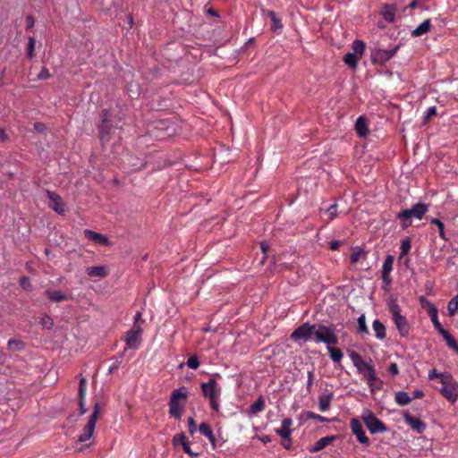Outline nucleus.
Returning a JSON list of instances; mask_svg holds the SVG:
<instances>
[{
	"instance_id": "f257e3e1",
	"label": "nucleus",
	"mask_w": 458,
	"mask_h": 458,
	"mask_svg": "<svg viewBox=\"0 0 458 458\" xmlns=\"http://www.w3.org/2000/svg\"><path fill=\"white\" fill-rule=\"evenodd\" d=\"M428 205L424 203H416L411 208L403 209L397 213L396 218L400 220L403 229H406L411 225V219H421L428 212Z\"/></svg>"
},
{
	"instance_id": "f03ea898",
	"label": "nucleus",
	"mask_w": 458,
	"mask_h": 458,
	"mask_svg": "<svg viewBox=\"0 0 458 458\" xmlns=\"http://www.w3.org/2000/svg\"><path fill=\"white\" fill-rule=\"evenodd\" d=\"M349 357L358 371L363 375L369 384L377 379V375L372 365L366 362L361 356L354 351H349Z\"/></svg>"
},
{
	"instance_id": "7ed1b4c3",
	"label": "nucleus",
	"mask_w": 458,
	"mask_h": 458,
	"mask_svg": "<svg viewBox=\"0 0 458 458\" xmlns=\"http://www.w3.org/2000/svg\"><path fill=\"white\" fill-rule=\"evenodd\" d=\"M186 400L187 393L183 392L182 388L174 390L169 402V414L172 417L180 419L182 417Z\"/></svg>"
},
{
	"instance_id": "20e7f679",
	"label": "nucleus",
	"mask_w": 458,
	"mask_h": 458,
	"mask_svg": "<svg viewBox=\"0 0 458 458\" xmlns=\"http://www.w3.org/2000/svg\"><path fill=\"white\" fill-rule=\"evenodd\" d=\"M388 308L397 330L402 336H407L410 332V326L404 316L401 314V308L394 300H390Z\"/></svg>"
},
{
	"instance_id": "39448f33",
	"label": "nucleus",
	"mask_w": 458,
	"mask_h": 458,
	"mask_svg": "<svg viewBox=\"0 0 458 458\" xmlns=\"http://www.w3.org/2000/svg\"><path fill=\"white\" fill-rule=\"evenodd\" d=\"M314 335L317 343H324L327 346L338 344V337L335 335L333 327L322 324L315 325Z\"/></svg>"
},
{
	"instance_id": "423d86ee",
	"label": "nucleus",
	"mask_w": 458,
	"mask_h": 458,
	"mask_svg": "<svg viewBox=\"0 0 458 458\" xmlns=\"http://www.w3.org/2000/svg\"><path fill=\"white\" fill-rule=\"evenodd\" d=\"M100 413V405L98 403H96L93 407L92 413L89 419V421L87 422L83 432L79 436L78 441L81 443H84L90 439V437L93 436L96 422L98 419Z\"/></svg>"
},
{
	"instance_id": "0eeeda50",
	"label": "nucleus",
	"mask_w": 458,
	"mask_h": 458,
	"mask_svg": "<svg viewBox=\"0 0 458 458\" xmlns=\"http://www.w3.org/2000/svg\"><path fill=\"white\" fill-rule=\"evenodd\" d=\"M439 392L451 403L458 399V385L451 376H442V387Z\"/></svg>"
},
{
	"instance_id": "6e6552de",
	"label": "nucleus",
	"mask_w": 458,
	"mask_h": 458,
	"mask_svg": "<svg viewBox=\"0 0 458 458\" xmlns=\"http://www.w3.org/2000/svg\"><path fill=\"white\" fill-rule=\"evenodd\" d=\"M361 419L371 434L384 433L387 430L386 425L369 410L362 413Z\"/></svg>"
},
{
	"instance_id": "1a4fd4ad",
	"label": "nucleus",
	"mask_w": 458,
	"mask_h": 458,
	"mask_svg": "<svg viewBox=\"0 0 458 458\" xmlns=\"http://www.w3.org/2000/svg\"><path fill=\"white\" fill-rule=\"evenodd\" d=\"M314 331L315 324L303 323L291 334L290 337L295 342L299 340L308 342L311 339V335H314Z\"/></svg>"
},
{
	"instance_id": "9d476101",
	"label": "nucleus",
	"mask_w": 458,
	"mask_h": 458,
	"mask_svg": "<svg viewBox=\"0 0 458 458\" xmlns=\"http://www.w3.org/2000/svg\"><path fill=\"white\" fill-rule=\"evenodd\" d=\"M142 329L139 325H133L126 333L125 343L129 349H138L141 343Z\"/></svg>"
},
{
	"instance_id": "9b49d317",
	"label": "nucleus",
	"mask_w": 458,
	"mask_h": 458,
	"mask_svg": "<svg viewBox=\"0 0 458 458\" xmlns=\"http://www.w3.org/2000/svg\"><path fill=\"white\" fill-rule=\"evenodd\" d=\"M108 110L104 109L101 112V123L99 124V138L102 142H107L110 140V133L113 126L108 119Z\"/></svg>"
},
{
	"instance_id": "f8f14e48",
	"label": "nucleus",
	"mask_w": 458,
	"mask_h": 458,
	"mask_svg": "<svg viewBox=\"0 0 458 458\" xmlns=\"http://www.w3.org/2000/svg\"><path fill=\"white\" fill-rule=\"evenodd\" d=\"M397 48L396 47L387 50L375 49L371 53V60L374 64H384L396 54Z\"/></svg>"
},
{
	"instance_id": "ddd939ff",
	"label": "nucleus",
	"mask_w": 458,
	"mask_h": 458,
	"mask_svg": "<svg viewBox=\"0 0 458 458\" xmlns=\"http://www.w3.org/2000/svg\"><path fill=\"white\" fill-rule=\"evenodd\" d=\"M352 432L356 436L358 441L363 445H369V439L363 430L362 425L358 419H352L351 420Z\"/></svg>"
},
{
	"instance_id": "4468645a",
	"label": "nucleus",
	"mask_w": 458,
	"mask_h": 458,
	"mask_svg": "<svg viewBox=\"0 0 458 458\" xmlns=\"http://www.w3.org/2000/svg\"><path fill=\"white\" fill-rule=\"evenodd\" d=\"M201 390L204 396L212 398L220 394V389L217 387V382L214 378H210L208 382L201 384Z\"/></svg>"
},
{
	"instance_id": "2eb2a0df",
	"label": "nucleus",
	"mask_w": 458,
	"mask_h": 458,
	"mask_svg": "<svg viewBox=\"0 0 458 458\" xmlns=\"http://www.w3.org/2000/svg\"><path fill=\"white\" fill-rule=\"evenodd\" d=\"M403 420L413 430L422 433L426 429V424L419 418H415L409 412L403 413Z\"/></svg>"
},
{
	"instance_id": "dca6fc26",
	"label": "nucleus",
	"mask_w": 458,
	"mask_h": 458,
	"mask_svg": "<svg viewBox=\"0 0 458 458\" xmlns=\"http://www.w3.org/2000/svg\"><path fill=\"white\" fill-rule=\"evenodd\" d=\"M47 195L51 200L49 207L58 214H63L64 212V205L62 202L61 197L50 191H47Z\"/></svg>"
},
{
	"instance_id": "f3484780",
	"label": "nucleus",
	"mask_w": 458,
	"mask_h": 458,
	"mask_svg": "<svg viewBox=\"0 0 458 458\" xmlns=\"http://www.w3.org/2000/svg\"><path fill=\"white\" fill-rule=\"evenodd\" d=\"M84 235L88 240L93 241L101 245H110V242L107 237L95 231L86 229L84 231Z\"/></svg>"
},
{
	"instance_id": "a211bd4d",
	"label": "nucleus",
	"mask_w": 458,
	"mask_h": 458,
	"mask_svg": "<svg viewBox=\"0 0 458 458\" xmlns=\"http://www.w3.org/2000/svg\"><path fill=\"white\" fill-rule=\"evenodd\" d=\"M174 443L177 445L180 443L182 446L183 451L188 454L191 458H196L199 456V453L193 452L190 447V443L187 440V437L183 435H177L174 437Z\"/></svg>"
},
{
	"instance_id": "6ab92c4d",
	"label": "nucleus",
	"mask_w": 458,
	"mask_h": 458,
	"mask_svg": "<svg viewBox=\"0 0 458 458\" xmlns=\"http://www.w3.org/2000/svg\"><path fill=\"white\" fill-rule=\"evenodd\" d=\"M87 390V380L85 377H81L79 383V404L80 411L81 414L86 413L87 409L85 408V397Z\"/></svg>"
},
{
	"instance_id": "aec40b11",
	"label": "nucleus",
	"mask_w": 458,
	"mask_h": 458,
	"mask_svg": "<svg viewBox=\"0 0 458 458\" xmlns=\"http://www.w3.org/2000/svg\"><path fill=\"white\" fill-rule=\"evenodd\" d=\"M394 257L392 255L386 256L383 267H382V279L386 284H389L391 282L389 275L393 269V264H394Z\"/></svg>"
},
{
	"instance_id": "412c9836",
	"label": "nucleus",
	"mask_w": 458,
	"mask_h": 458,
	"mask_svg": "<svg viewBox=\"0 0 458 458\" xmlns=\"http://www.w3.org/2000/svg\"><path fill=\"white\" fill-rule=\"evenodd\" d=\"M293 424V420L289 418H285L282 421V425L279 428L276 429V432L283 438L288 439L290 438L292 430L291 426Z\"/></svg>"
},
{
	"instance_id": "4be33fe9",
	"label": "nucleus",
	"mask_w": 458,
	"mask_h": 458,
	"mask_svg": "<svg viewBox=\"0 0 458 458\" xmlns=\"http://www.w3.org/2000/svg\"><path fill=\"white\" fill-rule=\"evenodd\" d=\"M397 11V7L394 4H385L383 10L380 14L384 17V19L387 22H394L395 21V13Z\"/></svg>"
},
{
	"instance_id": "5701e85b",
	"label": "nucleus",
	"mask_w": 458,
	"mask_h": 458,
	"mask_svg": "<svg viewBox=\"0 0 458 458\" xmlns=\"http://www.w3.org/2000/svg\"><path fill=\"white\" fill-rule=\"evenodd\" d=\"M87 274L94 277H106L108 274L107 268L105 266L89 267L87 268Z\"/></svg>"
},
{
	"instance_id": "b1692460",
	"label": "nucleus",
	"mask_w": 458,
	"mask_h": 458,
	"mask_svg": "<svg viewBox=\"0 0 458 458\" xmlns=\"http://www.w3.org/2000/svg\"><path fill=\"white\" fill-rule=\"evenodd\" d=\"M431 28V21L430 19L425 20L421 24H420L415 30L411 31L412 37H420L430 30Z\"/></svg>"
},
{
	"instance_id": "393cba45",
	"label": "nucleus",
	"mask_w": 458,
	"mask_h": 458,
	"mask_svg": "<svg viewBox=\"0 0 458 458\" xmlns=\"http://www.w3.org/2000/svg\"><path fill=\"white\" fill-rule=\"evenodd\" d=\"M355 130L359 136L366 137L369 130L367 126V120L363 116H360L355 123Z\"/></svg>"
},
{
	"instance_id": "a878e982",
	"label": "nucleus",
	"mask_w": 458,
	"mask_h": 458,
	"mask_svg": "<svg viewBox=\"0 0 458 458\" xmlns=\"http://www.w3.org/2000/svg\"><path fill=\"white\" fill-rule=\"evenodd\" d=\"M333 397V393L322 394L318 397V407L321 411H327L330 408Z\"/></svg>"
},
{
	"instance_id": "bb28decb",
	"label": "nucleus",
	"mask_w": 458,
	"mask_h": 458,
	"mask_svg": "<svg viewBox=\"0 0 458 458\" xmlns=\"http://www.w3.org/2000/svg\"><path fill=\"white\" fill-rule=\"evenodd\" d=\"M334 439L335 437H322L314 444V445L310 449V451L312 453L318 452L325 448L327 445H328Z\"/></svg>"
},
{
	"instance_id": "cd10ccee",
	"label": "nucleus",
	"mask_w": 458,
	"mask_h": 458,
	"mask_svg": "<svg viewBox=\"0 0 458 458\" xmlns=\"http://www.w3.org/2000/svg\"><path fill=\"white\" fill-rule=\"evenodd\" d=\"M199 430L202 435L208 438L212 445H215L216 438L210 426L208 423L202 422L199 427Z\"/></svg>"
},
{
	"instance_id": "c85d7f7f",
	"label": "nucleus",
	"mask_w": 458,
	"mask_h": 458,
	"mask_svg": "<svg viewBox=\"0 0 458 458\" xmlns=\"http://www.w3.org/2000/svg\"><path fill=\"white\" fill-rule=\"evenodd\" d=\"M372 327L377 338L383 340L386 337V327L379 320H374Z\"/></svg>"
},
{
	"instance_id": "c756f323",
	"label": "nucleus",
	"mask_w": 458,
	"mask_h": 458,
	"mask_svg": "<svg viewBox=\"0 0 458 458\" xmlns=\"http://www.w3.org/2000/svg\"><path fill=\"white\" fill-rule=\"evenodd\" d=\"M46 295L55 302H59L67 300V296L60 291L47 290Z\"/></svg>"
},
{
	"instance_id": "7c9ffc66",
	"label": "nucleus",
	"mask_w": 458,
	"mask_h": 458,
	"mask_svg": "<svg viewBox=\"0 0 458 458\" xmlns=\"http://www.w3.org/2000/svg\"><path fill=\"white\" fill-rule=\"evenodd\" d=\"M9 351L21 352L25 348V344L19 339H10L7 343Z\"/></svg>"
},
{
	"instance_id": "2f4dec72",
	"label": "nucleus",
	"mask_w": 458,
	"mask_h": 458,
	"mask_svg": "<svg viewBox=\"0 0 458 458\" xmlns=\"http://www.w3.org/2000/svg\"><path fill=\"white\" fill-rule=\"evenodd\" d=\"M366 257V252L360 247L352 248V252L351 254L350 259L352 264L357 263L360 259Z\"/></svg>"
},
{
	"instance_id": "473e14b6",
	"label": "nucleus",
	"mask_w": 458,
	"mask_h": 458,
	"mask_svg": "<svg viewBox=\"0 0 458 458\" xmlns=\"http://www.w3.org/2000/svg\"><path fill=\"white\" fill-rule=\"evenodd\" d=\"M360 59L356 55H354L352 52L347 53L344 57V62L346 65L352 69H356L357 67V62Z\"/></svg>"
},
{
	"instance_id": "72a5a7b5",
	"label": "nucleus",
	"mask_w": 458,
	"mask_h": 458,
	"mask_svg": "<svg viewBox=\"0 0 458 458\" xmlns=\"http://www.w3.org/2000/svg\"><path fill=\"white\" fill-rule=\"evenodd\" d=\"M412 400L406 392L399 391L395 394V402L399 405H407Z\"/></svg>"
},
{
	"instance_id": "f704fd0d",
	"label": "nucleus",
	"mask_w": 458,
	"mask_h": 458,
	"mask_svg": "<svg viewBox=\"0 0 458 458\" xmlns=\"http://www.w3.org/2000/svg\"><path fill=\"white\" fill-rule=\"evenodd\" d=\"M327 351L330 353V358L334 362H340L342 360L344 354L340 349L328 345Z\"/></svg>"
},
{
	"instance_id": "c9c22d12",
	"label": "nucleus",
	"mask_w": 458,
	"mask_h": 458,
	"mask_svg": "<svg viewBox=\"0 0 458 458\" xmlns=\"http://www.w3.org/2000/svg\"><path fill=\"white\" fill-rule=\"evenodd\" d=\"M446 342V344L458 353V344L455 339L449 334L448 331L442 332L441 335Z\"/></svg>"
},
{
	"instance_id": "e433bc0d",
	"label": "nucleus",
	"mask_w": 458,
	"mask_h": 458,
	"mask_svg": "<svg viewBox=\"0 0 458 458\" xmlns=\"http://www.w3.org/2000/svg\"><path fill=\"white\" fill-rule=\"evenodd\" d=\"M365 49V43L362 40H355L352 43V53L361 57Z\"/></svg>"
},
{
	"instance_id": "4c0bfd02",
	"label": "nucleus",
	"mask_w": 458,
	"mask_h": 458,
	"mask_svg": "<svg viewBox=\"0 0 458 458\" xmlns=\"http://www.w3.org/2000/svg\"><path fill=\"white\" fill-rule=\"evenodd\" d=\"M424 302L428 303V313L430 316L431 319L437 318V309L435 307L434 304H432L429 301H428L425 297L420 298V303L422 306H424Z\"/></svg>"
},
{
	"instance_id": "58836bf2",
	"label": "nucleus",
	"mask_w": 458,
	"mask_h": 458,
	"mask_svg": "<svg viewBox=\"0 0 458 458\" xmlns=\"http://www.w3.org/2000/svg\"><path fill=\"white\" fill-rule=\"evenodd\" d=\"M265 407V401L262 396H259L258 400L250 405V411L253 414H256L259 411H261Z\"/></svg>"
},
{
	"instance_id": "ea45409f",
	"label": "nucleus",
	"mask_w": 458,
	"mask_h": 458,
	"mask_svg": "<svg viewBox=\"0 0 458 458\" xmlns=\"http://www.w3.org/2000/svg\"><path fill=\"white\" fill-rule=\"evenodd\" d=\"M411 250V241L409 238H406L402 241L401 243V254L399 259H401L403 256H405Z\"/></svg>"
},
{
	"instance_id": "a19ab883",
	"label": "nucleus",
	"mask_w": 458,
	"mask_h": 458,
	"mask_svg": "<svg viewBox=\"0 0 458 458\" xmlns=\"http://www.w3.org/2000/svg\"><path fill=\"white\" fill-rule=\"evenodd\" d=\"M358 328H359V331L362 334H368L369 333V329H368V327L366 325V318H365V315L362 314L360 315L359 318H358Z\"/></svg>"
},
{
	"instance_id": "79ce46f5",
	"label": "nucleus",
	"mask_w": 458,
	"mask_h": 458,
	"mask_svg": "<svg viewBox=\"0 0 458 458\" xmlns=\"http://www.w3.org/2000/svg\"><path fill=\"white\" fill-rule=\"evenodd\" d=\"M447 309L450 316H454L455 314L458 310V295L448 302Z\"/></svg>"
},
{
	"instance_id": "37998d69",
	"label": "nucleus",
	"mask_w": 458,
	"mask_h": 458,
	"mask_svg": "<svg viewBox=\"0 0 458 458\" xmlns=\"http://www.w3.org/2000/svg\"><path fill=\"white\" fill-rule=\"evenodd\" d=\"M430 223L437 225V229L439 231V236L445 240V233L444 231V224L437 218H431Z\"/></svg>"
},
{
	"instance_id": "c03bdc74",
	"label": "nucleus",
	"mask_w": 458,
	"mask_h": 458,
	"mask_svg": "<svg viewBox=\"0 0 458 458\" xmlns=\"http://www.w3.org/2000/svg\"><path fill=\"white\" fill-rule=\"evenodd\" d=\"M187 366L192 369H197L199 367V360L197 355H192L187 360Z\"/></svg>"
},
{
	"instance_id": "a18cd8bd",
	"label": "nucleus",
	"mask_w": 458,
	"mask_h": 458,
	"mask_svg": "<svg viewBox=\"0 0 458 458\" xmlns=\"http://www.w3.org/2000/svg\"><path fill=\"white\" fill-rule=\"evenodd\" d=\"M268 15H269V17L271 18V20L273 21L272 29L274 30H276L281 29L283 27L282 24H281L280 20L276 17L275 12L269 11L268 12Z\"/></svg>"
},
{
	"instance_id": "49530a36",
	"label": "nucleus",
	"mask_w": 458,
	"mask_h": 458,
	"mask_svg": "<svg viewBox=\"0 0 458 458\" xmlns=\"http://www.w3.org/2000/svg\"><path fill=\"white\" fill-rule=\"evenodd\" d=\"M34 49H35V39L32 37L29 38V43H28V51L27 55L29 58H32L34 55Z\"/></svg>"
},
{
	"instance_id": "de8ad7c7",
	"label": "nucleus",
	"mask_w": 458,
	"mask_h": 458,
	"mask_svg": "<svg viewBox=\"0 0 458 458\" xmlns=\"http://www.w3.org/2000/svg\"><path fill=\"white\" fill-rule=\"evenodd\" d=\"M306 416L308 419L317 420L320 422H327L328 420L319 414L314 413L312 411H307Z\"/></svg>"
},
{
	"instance_id": "09e8293b",
	"label": "nucleus",
	"mask_w": 458,
	"mask_h": 458,
	"mask_svg": "<svg viewBox=\"0 0 458 458\" xmlns=\"http://www.w3.org/2000/svg\"><path fill=\"white\" fill-rule=\"evenodd\" d=\"M274 265L276 266V268L283 269L284 267H287V264L283 262V255H279L274 258L273 260Z\"/></svg>"
},
{
	"instance_id": "8fccbe9b",
	"label": "nucleus",
	"mask_w": 458,
	"mask_h": 458,
	"mask_svg": "<svg viewBox=\"0 0 458 458\" xmlns=\"http://www.w3.org/2000/svg\"><path fill=\"white\" fill-rule=\"evenodd\" d=\"M41 325L43 327L50 329V328H52V327L54 325L53 319L48 316H45L41 319Z\"/></svg>"
},
{
	"instance_id": "3c124183",
	"label": "nucleus",
	"mask_w": 458,
	"mask_h": 458,
	"mask_svg": "<svg viewBox=\"0 0 458 458\" xmlns=\"http://www.w3.org/2000/svg\"><path fill=\"white\" fill-rule=\"evenodd\" d=\"M50 77H51V74H50L48 69L46 67H43L41 72L38 75V80H47V79H49Z\"/></svg>"
},
{
	"instance_id": "603ef678",
	"label": "nucleus",
	"mask_w": 458,
	"mask_h": 458,
	"mask_svg": "<svg viewBox=\"0 0 458 458\" xmlns=\"http://www.w3.org/2000/svg\"><path fill=\"white\" fill-rule=\"evenodd\" d=\"M336 208H337L336 204H333L327 208V212L329 216L330 220H332L333 218H335L336 216Z\"/></svg>"
},
{
	"instance_id": "864d4df0",
	"label": "nucleus",
	"mask_w": 458,
	"mask_h": 458,
	"mask_svg": "<svg viewBox=\"0 0 458 458\" xmlns=\"http://www.w3.org/2000/svg\"><path fill=\"white\" fill-rule=\"evenodd\" d=\"M314 373L313 371H308V381H307V390L308 392L311 391L313 386Z\"/></svg>"
},
{
	"instance_id": "5fc2aeb1",
	"label": "nucleus",
	"mask_w": 458,
	"mask_h": 458,
	"mask_svg": "<svg viewBox=\"0 0 458 458\" xmlns=\"http://www.w3.org/2000/svg\"><path fill=\"white\" fill-rule=\"evenodd\" d=\"M188 427H189V432L190 434L193 435L197 430V426L195 424V421L193 418H189L188 420Z\"/></svg>"
},
{
	"instance_id": "6e6d98bb",
	"label": "nucleus",
	"mask_w": 458,
	"mask_h": 458,
	"mask_svg": "<svg viewBox=\"0 0 458 458\" xmlns=\"http://www.w3.org/2000/svg\"><path fill=\"white\" fill-rule=\"evenodd\" d=\"M20 284L23 289H29L31 286L30 281L29 277H27V276L21 277Z\"/></svg>"
},
{
	"instance_id": "4d7b16f0",
	"label": "nucleus",
	"mask_w": 458,
	"mask_h": 458,
	"mask_svg": "<svg viewBox=\"0 0 458 458\" xmlns=\"http://www.w3.org/2000/svg\"><path fill=\"white\" fill-rule=\"evenodd\" d=\"M434 327L437 328L438 333L442 335V332H445L446 330L442 327L441 323L438 320V318L431 319Z\"/></svg>"
},
{
	"instance_id": "13d9d810",
	"label": "nucleus",
	"mask_w": 458,
	"mask_h": 458,
	"mask_svg": "<svg viewBox=\"0 0 458 458\" xmlns=\"http://www.w3.org/2000/svg\"><path fill=\"white\" fill-rule=\"evenodd\" d=\"M437 114V108L436 106H431L428 109L426 115H425V121H428L432 116H435Z\"/></svg>"
},
{
	"instance_id": "bf43d9fd",
	"label": "nucleus",
	"mask_w": 458,
	"mask_h": 458,
	"mask_svg": "<svg viewBox=\"0 0 458 458\" xmlns=\"http://www.w3.org/2000/svg\"><path fill=\"white\" fill-rule=\"evenodd\" d=\"M388 371L391 375L396 376L399 373L397 364L394 362L391 363L389 366Z\"/></svg>"
},
{
	"instance_id": "052dcab7",
	"label": "nucleus",
	"mask_w": 458,
	"mask_h": 458,
	"mask_svg": "<svg viewBox=\"0 0 458 458\" xmlns=\"http://www.w3.org/2000/svg\"><path fill=\"white\" fill-rule=\"evenodd\" d=\"M34 129L38 132H44L46 131V125L42 123H35Z\"/></svg>"
},
{
	"instance_id": "680f3d73",
	"label": "nucleus",
	"mask_w": 458,
	"mask_h": 458,
	"mask_svg": "<svg viewBox=\"0 0 458 458\" xmlns=\"http://www.w3.org/2000/svg\"><path fill=\"white\" fill-rule=\"evenodd\" d=\"M341 244H342V242H340V241H333L330 242L329 248L332 250H336L340 247Z\"/></svg>"
},
{
	"instance_id": "e2e57ef3",
	"label": "nucleus",
	"mask_w": 458,
	"mask_h": 458,
	"mask_svg": "<svg viewBox=\"0 0 458 458\" xmlns=\"http://www.w3.org/2000/svg\"><path fill=\"white\" fill-rule=\"evenodd\" d=\"M216 397H212V398H209V400H210V405H211L212 409H214L215 411H217L219 409V404L216 402Z\"/></svg>"
},
{
	"instance_id": "0e129e2a",
	"label": "nucleus",
	"mask_w": 458,
	"mask_h": 458,
	"mask_svg": "<svg viewBox=\"0 0 458 458\" xmlns=\"http://www.w3.org/2000/svg\"><path fill=\"white\" fill-rule=\"evenodd\" d=\"M442 376H444V375H443V374H438V373L437 372V369H432V370L429 372V374H428V377H429L430 379L435 378V377H438L442 379Z\"/></svg>"
},
{
	"instance_id": "69168bd1",
	"label": "nucleus",
	"mask_w": 458,
	"mask_h": 458,
	"mask_svg": "<svg viewBox=\"0 0 458 458\" xmlns=\"http://www.w3.org/2000/svg\"><path fill=\"white\" fill-rule=\"evenodd\" d=\"M260 247H261V250H262V252L265 254L264 259H266V258H267V257H266V255H267V251H268V250H269V246H268V244H267V243H265V242H262V243L260 244Z\"/></svg>"
},
{
	"instance_id": "338daca9",
	"label": "nucleus",
	"mask_w": 458,
	"mask_h": 458,
	"mask_svg": "<svg viewBox=\"0 0 458 458\" xmlns=\"http://www.w3.org/2000/svg\"><path fill=\"white\" fill-rule=\"evenodd\" d=\"M423 394H423L422 390L417 389L413 392V397H411V398L412 399L421 398L423 396Z\"/></svg>"
},
{
	"instance_id": "774afa93",
	"label": "nucleus",
	"mask_w": 458,
	"mask_h": 458,
	"mask_svg": "<svg viewBox=\"0 0 458 458\" xmlns=\"http://www.w3.org/2000/svg\"><path fill=\"white\" fill-rule=\"evenodd\" d=\"M418 3L416 0H413L412 2H411L408 5H406L404 8H403V12L406 11V9L408 8H414L415 6H417Z\"/></svg>"
}]
</instances>
